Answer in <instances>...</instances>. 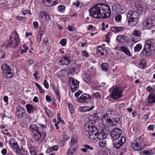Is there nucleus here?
Wrapping results in <instances>:
<instances>
[{
    "label": "nucleus",
    "mask_w": 155,
    "mask_h": 155,
    "mask_svg": "<svg viewBox=\"0 0 155 155\" xmlns=\"http://www.w3.org/2000/svg\"><path fill=\"white\" fill-rule=\"evenodd\" d=\"M89 12L91 16L96 19L109 18L111 13L109 6L102 3L94 5L89 10Z\"/></svg>",
    "instance_id": "f257e3e1"
},
{
    "label": "nucleus",
    "mask_w": 155,
    "mask_h": 155,
    "mask_svg": "<svg viewBox=\"0 0 155 155\" xmlns=\"http://www.w3.org/2000/svg\"><path fill=\"white\" fill-rule=\"evenodd\" d=\"M29 130L33 133V137L34 140L37 141H42L46 136V133L42 128L38 127L34 124L30 125Z\"/></svg>",
    "instance_id": "f03ea898"
},
{
    "label": "nucleus",
    "mask_w": 155,
    "mask_h": 155,
    "mask_svg": "<svg viewBox=\"0 0 155 155\" xmlns=\"http://www.w3.org/2000/svg\"><path fill=\"white\" fill-rule=\"evenodd\" d=\"M102 124L105 126H116L119 123V118H116L112 120L107 114H105L101 119Z\"/></svg>",
    "instance_id": "7ed1b4c3"
},
{
    "label": "nucleus",
    "mask_w": 155,
    "mask_h": 155,
    "mask_svg": "<svg viewBox=\"0 0 155 155\" xmlns=\"http://www.w3.org/2000/svg\"><path fill=\"white\" fill-rule=\"evenodd\" d=\"M94 125L85 124L84 125V129L89 134V138L92 140L96 139L97 133H98V130Z\"/></svg>",
    "instance_id": "20e7f679"
},
{
    "label": "nucleus",
    "mask_w": 155,
    "mask_h": 155,
    "mask_svg": "<svg viewBox=\"0 0 155 155\" xmlns=\"http://www.w3.org/2000/svg\"><path fill=\"white\" fill-rule=\"evenodd\" d=\"M11 35L9 36L8 44L10 47L15 48L17 46L19 43V35L16 31L12 32Z\"/></svg>",
    "instance_id": "39448f33"
},
{
    "label": "nucleus",
    "mask_w": 155,
    "mask_h": 155,
    "mask_svg": "<svg viewBox=\"0 0 155 155\" xmlns=\"http://www.w3.org/2000/svg\"><path fill=\"white\" fill-rule=\"evenodd\" d=\"M144 141L141 137L137 138L131 143V146L133 149L135 150H140L144 148Z\"/></svg>",
    "instance_id": "423d86ee"
},
{
    "label": "nucleus",
    "mask_w": 155,
    "mask_h": 155,
    "mask_svg": "<svg viewBox=\"0 0 155 155\" xmlns=\"http://www.w3.org/2000/svg\"><path fill=\"white\" fill-rule=\"evenodd\" d=\"M154 41L152 40H148L145 43L144 50L143 51V55L147 57L151 55L150 51L153 49Z\"/></svg>",
    "instance_id": "0eeeda50"
},
{
    "label": "nucleus",
    "mask_w": 155,
    "mask_h": 155,
    "mask_svg": "<svg viewBox=\"0 0 155 155\" xmlns=\"http://www.w3.org/2000/svg\"><path fill=\"white\" fill-rule=\"evenodd\" d=\"M68 82L72 92L75 91L79 86V82L72 77L69 78Z\"/></svg>",
    "instance_id": "6e6552de"
},
{
    "label": "nucleus",
    "mask_w": 155,
    "mask_h": 155,
    "mask_svg": "<svg viewBox=\"0 0 155 155\" xmlns=\"http://www.w3.org/2000/svg\"><path fill=\"white\" fill-rule=\"evenodd\" d=\"M123 89L120 87H116L114 88L112 94H111V97H114V96L117 97H122L123 96Z\"/></svg>",
    "instance_id": "1a4fd4ad"
},
{
    "label": "nucleus",
    "mask_w": 155,
    "mask_h": 155,
    "mask_svg": "<svg viewBox=\"0 0 155 155\" xmlns=\"http://www.w3.org/2000/svg\"><path fill=\"white\" fill-rule=\"evenodd\" d=\"M121 133L122 131L120 129L116 128L114 129L110 134L112 140H116L120 137Z\"/></svg>",
    "instance_id": "9d476101"
},
{
    "label": "nucleus",
    "mask_w": 155,
    "mask_h": 155,
    "mask_svg": "<svg viewBox=\"0 0 155 155\" xmlns=\"http://www.w3.org/2000/svg\"><path fill=\"white\" fill-rule=\"evenodd\" d=\"M143 24V26L148 29L152 28L153 25V20L151 17H146Z\"/></svg>",
    "instance_id": "9b49d317"
},
{
    "label": "nucleus",
    "mask_w": 155,
    "mask_h": 155,
    "mask_svg": "<svg viewBox=\"0 0 155 155\" xmlns=\"http://www.w3.org/2000/svg\"><path fill=\"white\" fill-rule=\"evenodd\" d=\"M27 112L29 114H33L36 112L37 110V107L31 104H28L26 105Z\"/></svg>",
    "instance_id": "f8f14e48"
},
{
    "label": "nucleus",
    "mask_w": 155,
    "mask_h": 155,
    "mask_svg": "<svg viewBox=\"0 0 155 155\" xmlns=\"http://www.w3.org/2000/svg\"><path fill=\"white\" fill-rule=\"evenodd\" d=\"M26 112L24 108L20 106H18L17 107L16 114L18 117L22 118L23 117L24 114Z\"/></svg>",
    "instance_id": "ddd939ff"
},
{
    "label": "nucleus",
    "mask_w": 155,
    "mask_h": 155,
    "mask_svg": "<svg viewBox=\"0 0 155 155\" xmlns=\"http://www.w3.org/2000/svg\"><path fill=\"white\" fill-rule=\"evenodd\" d=\"M127 17L131 18L136 20H138L139 17V14L136 12L130 11L128 12L127 14Z\"/></svg>",
    "instance_id": "4468645a"
},
{
    "label": "nucleus",
    "mask_w": 155,
    "mask_h": 155,
    "mask_svg": "<svg viewBox=\"0 0 155 155\" xmlns=\"http://www.w3.org/2000/svg\"><path fill=\"white\" fill-rule=\"evenodd\" d=\"M125 138L124 137H121L118 142L115 143L114 144V147L116 149H119L125 143Z\"/></svg>",
    "instance_id": "2eb2a0df"
},
{
    "label": "nucleus",
    "mask_w": 155,
    "mask_h": 155,
    "mask_svg": "<svg viewBox=\"0 0 155 155\" xmlns=\"http://www.w3.org/2000/svg\"><path fill=\"white\" fill-rule=\"evenodd\" d=\"M97 115V114H93L88 116L87 119L89 120L86 124H94L97 121V118L96 117Z\"/></svg>",
    "instance_id": "dca6fc26"
},
{
    "label": "nucleus",
    "mask_w": 155,
    "mask_h": 155,
    "mask_svg": "<svg viewBox=\"0 0 155 155\" xmlns=\"http://www.w3.org/2000/svg\"><path fill=\"white\" fill-rule=\"evenodd\" d=\"M94 108V106H92L91 107L88 106H80L78 108L79 111L81 112H84L92 110Z\"/></svg>",
    "instance_id": "f3484780"
},
{
    "label": "nucleus",
    "mask_w": 155,
    "mask_h": 155,
    "mask_svg": "<svg viewBox=\"0 0 155 155\" xmlns=\"http://www.w3.org/2000/svg\"><path fill=\"white\" fill-rule=\"evenodd\" d=\"M70 62V60L66 56L63 57L59 61L58 63L60 65H67Z\"/></svg>",
    "instance_id": "a211bd4d"
},
{
    "label": "nucleus",
    "mask_w": 155,
    "mask_h": 155,
    "mask_svg": "<svg viewBox=\"0 0 155 155\" xmlns=\"http://www.w3.org/2000/svg\"><path fill=\"white\" fill-rule=\"evenodd\" d=\"M97 54H100L102 55H106L107 54V51L104 48H102L101 46H97Z\"/></svg>",
    "instance_id": "6ab92c4d"
},
{
    "label": "nucleus",
    "mask_w": 155,
    "mask_h": 155,
    "mask_svg": "<svg viewBox=\"0 0 155 155\" xmlns=\"http://www.w3.org/2000/svg\"><path fill=\"white\" fill-rule=\"evenodd\" d=\"M14 151L17 154L20 153V149L17 142L11 146Z\"/></svg>",
    "instance_id": "aec40b11"
},
{
    "label": "nucleus",
    "mask_w": 155,
    "mask_h": 155,
    "mask_svg": "<svg viewBox=\"0 0 155 155\" xmlns=\"http://www.w3.org/2000/svg\"><path fill=\"white\" fill-rule=\"evenodd\" d=\"M120 49L126 55H128L129 57L131 56L132 54H131L129 50L124 46H121L120 47Z\"/></svg>",
    "instance_id": "412c9836"
},
{
    "label": "nucleus",
    "mask_w": 155,
    "mask_h": 155,
    "mask_svg": "<svg viewBox=\"0 0 155 155\" xmlns=\"http://www.w3.org/2000/svg\"><path fill=\"white\" fill-rule=\"evenodd\" d=\"M140 40V37L139 38L132 35L130 38V41L132 44H134L139 41Z\"/></svg>",
    "instance_id": "4be33fe9"
},
{
    "label": "nucleus",
    "mask_w": 155,
    "mask_h": 155,
    "mask_svg": "<svg viewBox=\"0 0 155 155\" xmlns=\"http://www.w3.org/2000/svg\"><path fill=\"white\" fill-rule=\"evenodd\" d=\"M124 29V28L123 27H120L116 26H112L111 28V31L114 32H117L120 31Z\"/></svg>",
    "instance_id": "5701e85b"
},
{
    "label": "nucleus",
    "mask_w": 155,
    "mask_h": 155,
    "mask_svg": "<svg viewBox=\"0 0 155 155\" xmlns=\"http://www.w3.org/2000/svg\"><path fill=\"white\" fill-rule=\"evenodd\" d=\"M107 137L105 133L103 132H101L100 133H97L96 138H98L99 139L101 140L105 139Z\"/></svg>",
    "instance_id": "b1692460"
},
{
    "label": "nucleus",
    "mask_w": 155,
    "mask_h": 155,
    "mask_svg": "<svg viewBox=\"0 0 155 155\" xmlns=\"http://www.w3.org/2000/svg\"><path fill=\"white\" fill-rule=\"evenodd\" d=\"M127 38V37L123 35H119L116 38L117 40L122 43L125 42Z\"/></svg>",
    "instance_id": "393cba45"
},
{
    "label": "nucleus",
    "mask_w": 155,
    "mask_h": 155,
    "mask_svg": "<svg viewBox=\"0 0 155 155\" xmlns=\"http://www.w3.org/2000/svg\"><path fill=\"white\" fill-rule=\"evenodd\" d=\"M128 25L130 26H134L137 24L138 20H135L131 18L128 17Z\"/></svg>",
    "instance_id": "a878e982"
},
{
    "label": "nucleus",
    "mask_w": 155,
    "mask_h": 155,
    "mask_svg": "<svg viewBox=\"0 0 155 155\" xmlns=\"http://www.w3.org/2000/svg\"><path fill=\"white\" fill-rule=\"evenodd\" d=\"M92 77L91 74H86L84 75L83 79L85 82L88 83L89 81L91 80Z\"/></svg>",
    "instance_id": "bb28decb"
},
{
    "label": "nucleus",
    "mask_w": 155,
    "mask_h": 155,
    "mask_svg": "<svg viewBox=\"0 0 155 155\" xmlns=\"http://www.w3.org/2000/svg\"><path fill=\"white\" fill-rule=\"evenodd\" d=\"M92 97H78L76 99V101L79 103H85L87 102L86 100L90 99Z\"/></svg>",
    "instance_id": "cd10ccee"
},
{
    "label": "nucleus",
    "mask_w": 155,
    "mask_h": 155,
    "mask_svg": "<svg viewBox=\"0 0 155 155\" xmlns=\"http://www.w3.org/2000/svg\"><path fill=\"white\" fill-rule=\"evenodd\" d=\"M2 69L4 73H6L8 71L11 70L9 66L5 63L2 65Z\"/></svg>",
    "instance_id": "c85d7f7f"
},
{
    "label": "nucleus",
    "mask_w": 155,
    "mask_h": 155,
    "mask_svg": "<svg viewBox=\"0 0 155 155\" xmlns=\"http://www.w3.org/2000/svg\"><path fill=\"white\" fill-rule=\"evenodd\" d=\"M124 6L123 5H117L116 6V11L118 13H122L124 12Z\"/></svg>",
    "instance_id": "c756f323"
},
{
    "label": "nucleus",
    "mask_w": 155,
    "mask_h": 155,
    "mask_svg": "<svg viewBox=\"0 0 155 155\" xmlns=\"http://www.w3.org/2000/svg\"><path fill=\"white\" fill-rule=\"evenodd\" d=\"M142 33L141 31L139 30L135 29L134 30L132 33V35L134 36L137 37H140Z\"/></svg>",
    "instance_id": "7c9ffc66"
},
{
    "label": "nucleus",
    "mask_w": 155,
    "mask_h": 155,
    "mask_svg": "<svg viewBox=\"0 0 155 155\" xmlns=\"http://www.w3.org/2000/svg\"><path fill=\"white\" fill-rule=\"evenodd\" d=\"M28 148L31 155H36V152L35 147L32 146L28 145Z\"/></svg>",
    "instance_id": "2f4dec72"
},
{
    "label": "nucleus",
    "mask_w": 155,
    "mask_h": 155,
    "mask_svg": "<svg viewBox=\"0 0 155 155\" xmlns=\"http://www.w3.org/2000/svg\"><path fill=\"white\" fill-rule=\"evenodd\" d=\"M101 69L103 71H107L108 70L109 65L107 63H102L101 64Z\"/></svg>",
    "instance_id": "473e14b6"
},
{
    "label": "nucleus",
    "mask_w": 155,
    "mask_h": 155,
    "mask_svg": "<svg viewBox=\"0 0 155 155\" xmlns=\"http://www.w3.org/2000/svg\"><path fill=\"white\" fill-rule=\"evenodd\" d=\"M68 107L69 110L71 114H73L74 112V109L73 105L70 103H68Z\"/></svg>",
    "instance_id": "72a5a7b5"
},
{
    "label": "nucleus",
    "mask_w": 155,
    "mask_h": 155,
    "mask_svg": "<svg viewBox=\"0 0 155 155\" xmlns=\"http://www.w3.org/2000/svg\"><path fill=\"white\" fill-rule=\"evenodd\" d=\"M75 150V148L74 149L72 146H71L70 148L67 151V155H72Z\"/></svg>",
    "instance_id": "f704fd0d"
},
{
    "label": "nucleus",
    "mask_w": 155,
    "mask_h": 155,
    "mask_svg": "<svg viewBox=\"0 0 155 155\" xmlns=\"http://www.w3.org/2000/svg\"><path fill=\"white\" fill-rule=\"evenodd\" d=\"M142 46L140 44H137L134 48V51L135 52H138L142 48Z\"/></svg>",
    "instance_id": "c9c22d12"
},
{
    "label": "nucleus",
    "mask_w": 155,
    "mask_h": 155,
    "mask_svg": "<svg viewBox=\"0 0 155 155\" xmlns=\"http://www.w3.org/2000/svg\"><path fill=\"white\" fill-rule=\"evenodd\" d=\"M65 6L63 5H61L58 6V10L59 12H64L65 10Z\"/></svg>",
    "instance_id": "e433bc0d"
},
{
    "label": "nucleus",
    "mask_w": 155,
    "mask_h": 155,
    "mask_svg": "<svg viewBox=\"0 0 155 155\" xmlns=\"http://www.w3.org/2000/svg\"><path fill=\"white\" fill-rule=\"evenodd\" d=\"M106 141L104 140H102L99 142V146L101 147H104L106 146Z\"/></svg>",
    "instance_id": "4c0bfd02"
},
{
    "label": "nucleus",
    "mask_w": 155,
    "mask_h": 155,
    "mask_svg": "<svg viewBox=\"0 0 155 155\" xmlns=\"http://www.w3.org/2000/svg\"><path fill=\"white\" fill-rule=\"evenodd\" d=\"M146 64L144 61H141L139 63V67L142 69H143L146 66Z\"/></svg>",
    "instance_id": "58836bf2"
},
{
    "label": "nucleus",
    "mask_w": 155,
    "mask_h": 155,
    "mask_svg": "<svg viewBox=\"0 0 155 155\" xmlns=\"http://www.w3.org/2000/svg\"><path fill=\"white\" fill-rule=\"evenodd\" d=\"M153 152L152 150H144L143 153L145 155H151L153 154Z\"/></svg>",
    "instance_id": "ea45409f"
},
{
    "label": "nucleus",
    "mask_w": 155,
    "mask_h": 155,
    "mask_svg": "<svg viewBox=\"0 0 155 155\" xmlns=\"http://www.w3.org/2000/svg\"><path fill=\"white\" fill-rule=\"evenodd\" d=\"M11 70L8 71L6 73H5V74L7 75V77L8 78H11L13 75V73L11 71Z\"/></svg>",
    "instance_id": "a19ab883"
},
{
    "label": "nucleus",
    "mask_w": 155,
    "mask_h": 155,
    "mask_svg": "<svg viewBox=\"0 0 155 155\" xmlns=\"http://www.w3.org/2000/svg\"><path fill=\"white\" fill-rule=\"evenodd\" d=\"M148 102L149 104L155 103V97H148Z\"/></svg>",
    "instance_id": "79ce46f5"
},
{
    "label": "nucleus",
    "mask_w": 155,
    "mask_h": 155,
    "mask_svg": "<svg viewBox=\"0 0 155 155\" xmlns=\"http://www.w3.org/2000/svg\"><path fill=\"white\" fill-rule=\"evenodd\" d=\"M20 125L22 128H26L27 126V123L25 121H23L20 123Z\"/></svg>",
    "instance_id": "37998d69"
},
{
    "label": "nucleus",
    "mask_w": 155,
    "mask_h": 155,
    "mask_svg": "<svg viewBox=\"0 0 155 155\" xmlns=\"http://www.w3.org/2000/svg\"><path fill=\"white\" fill-rule=\"evenodd\" d=\"M66 43L67 40L66 39H63L61 40L60 41V44L63 46H64L66 45Z\"/></svg>",
    "instance_id": "c03bdc74"
},
{
    "label": "nucleus",
    "mask_w": 155,
    "mask_h": 155,
    "mask_svg": "<svg viewBox=\"0 0 155 155\" xmlns=\"http://www.w3.org/2000/svg\"><path fill=\"white\" fill-rule=\"evenodd\" d=\"M16 142H15V139L13 138H11L9 141V143L10 144V146L14 145V144L16 143Z\"/></svg>",
    "instance_id": "a18cd8bd"
},
{
    "label": "nucleus",
    "mask_w": 155,
    "mask_h": 155,
    "mask_svg": "<svg viewBox=\"0 0 155 155\" xmlns=\"http://www.w3.org/2000/svg\"><path fill=\"white\" fill-rule=\"evenodd\" d=\"M121 19V16L120 15H117L115 17V20L117 22H119Z\"/></svg>",
    "instance_id": "49530a36"
},
{
    "label": "nucleus",
    "mask_w": 155,
    "mask_h": 155,
    "mask_svg": "<svg viewBox=\"0 0 155 155\" xmlns=\"http://www.w3.org/2000/svg\"><path fill=\"white\" fill-rule=\"evenodd\" d=\"M71 144L72 145L76 144L77 142V139L74 138V137H72L71 140Z\"/></svg>",
    "instance_id": "de8ad7c7"
},
{
    "label": "nucleus",
    "mask_w": 155,
    "mask_h": 155,
    "mask_svg": "<svg viewBox=\"0 0 155 155\" xmlns=\"http://www.w3.org/2000/svg\"><path fill=\"white\" fill-rule=\"evenodd\" d=\"M102 26V30L103 31H104L105 29V28H108V25L107 24L106 25H105V23L104 22H102L101 24Z\"/></svg>",
    "instance_id": "09e8293b"
},
{
    "label": "nucleus",
    "mask_w": 155,
    "mask_h": 155,
    "mask_svg": "<svg viewBox=\"0 0 155 155\" xmlns=\"http://www.w3.org/2000/svg\"><path fill=\"white\" fill-rule=\"evenodd\" d=\"M45 19L47 21L50 20L51 19L50 16L45 12Z\"/></svg>",
    "instance_id": "8fccbe9b"
},
{
    "label": "nucleus",
    "mask_w": 155,
    "mask_h": 155,
    "mask_svg": "<svg viewBox=\"0 0 155 155\" xmlns=\"http://www.w3.org/2000/svg\"><path fill=\"white\" fill-rule=\"evenodd\" d=\"M75 70V68L74 67H73L69 70V72L67 73V74H72L73 73H74Z\"/></svg>",
    "instance_id": "3c124183"
},
{
    "label": "nucleus",
    "mask_w": 155,
    "mask_h": 155,
    "mask_svg": "<svg viewBox=\"0 0 155 155\" xmlns=\"http://www.w3.org/2000/svg\"><path fill=\"white\" fill-rule=\"evenodd\" d=\"M22 13L24 15H25L26 14H29L30 15H32V14L30 11L28 10H24L22 11Z\"/></svg>",
    "instance_id": "603ef678"
},
{
    "label": "nucleus",
    "mask_w": 155,
    "mask_h": 155,
    "mask_svg": "<svg viewBox=\"0 0 155 155\" xmlns=\"http://www.w3.org/2000/svg\"><path fill=\"white\" fill-rule=\"evenodd\" d=\"M83 146L86 149H87L92 150L93 149L92 147L88 145L85 144L83 145Z\"/></svg>",
    "instance_id": "864d4df0"
},
{
    "label": "nucleus",
    "mask_w": 155,
    "mask_h": 155,
    "mask_svg": "<svg viewBox=\"0 0 155 155\" xmlns=\"http://www.w3.org/2000/svg\"><path fill=\"white\" fill-rule=\"evenodd\" d=\"M44 86L46 88H49V84L46 80H44Z\"/></svg>",
    "instance_id": "5fc2aeb1"
},
{
    "label": "nucleus",
    "mask_w": 155,
    "mask_h": 155,
    "mask_svg": "<svg viewBox=\"0 0 155 155\" xmlns=\"http://www.w3.org/2000/svg\"><path fill=\"white\" fill-rule=\"evenodd\" d=\"M146 90L149 92L154 91L153 89L150 86H148L147 87Z\"/></svg>",
    "instance_id": "6e6d98bb"
},
{
    "label": "nucleus",
    "mask_w": 155,
    "mask_h": 155,
    "mask_svg": "<svg viewBox=\"0 0 155 155\" xmlns=\"http://www.w3.org/2000/svg\"><path fill=\"white\" fill-rule=\"evenodd\" d=\"M5 56V52L0 51V59L4 58Z\"/></svg>",
    "instance_id": "4d7b16f0"
},
{
    "label": "nucleus",
    "mask_w": 155,
    "mask_h": 155,
    "mask_svg": "<svg viewBox=\"0 0 155 155\" xmlns=\"http://www.w3.org/2000/svg\"><path fill=\"white\" fill-rule=\"evenodd\" d=\"M137 8L138 9V10L140 11H142L143 10V8L142 7L141 5L140 4H137L136 5Z\"/></svg>",
    "instance_id": "13d9d810"
},
{
    "label": "nucleus",
    "mask_w": 155,
    "mask_h": 155,
    "mask_svg": "<svg viewBox=\"0 0 155 155\" xmlns=\"http://www.w3.org/2000/svg\"><path fill=\"white\" fill-rule=\"evenodd\" d=\"M93 97H101V95L98 92H97L92 94Z\"/></svg>",
    "instance_id": "bf43d9fd"
},
{
    "label": "nucleus",
    "mask_w": 155,
    "mask_h": 155,
    "mask_svg": "<svg viewBox=\"0 0 155 155\" xmlns=\"http://www.w3.org/2000/svg\"><path fill=\"white\" fill-rule=\"evenodd\" d=\"M54 91L55 93V94L56 95V96L59 97H60V93L59 92V91L58 90H57L56 89L54 88Z\"/></svg>",
    "instance_id": "052dcab7"
},
{
    "label": "nucleus",
    "mask_w": 155,
    "mask_h": 155,
    "mask_svg": "<svg viewBox=\"0 0 155 155\" xmlns=\"http://www.w3.org/2000/svg\"><path fill=\"white\" fill-rule=\"evenodd\" d=\"M82 54L83 55L86 57H87L89 56L88 54L86 51H83L82 52Z\"/></svg>",
    "instance_id": "680f3d73"
},
{
    "label": "nucleus",
    "mask_w": 155,
    "mask_h": 155,
    "mask_svg": "<svg viewBox=\"0 0 155 155\" xmlns=\"http://www.w3.org/2000/svg\"><path fill=\"white\" fill-rule=\"evenodd\" d=\"M60 145L61 147H63L64 146L65 142L64 140H60L59 142Z\"/></svg>",
    "instance_id": "e2e57ef3"
},
{
    "label": "nucleus",
    "mask_w": 155,
    "mask_h": 155,
    "mask_svg": "<svg viewBox=\"0 0 155 155\" xmlns=\"http://www.w3.org/2000/svg\"><path fill=\"white\" fill-rule=\"evenodd\" d=\"M45 12H40V14H39V18H41V19H42L43 18V16H45Z\"/></svg>",
    "instance_id": "0e129e2a"
},
{
    "label": "nucleus",
    "mask_w": 155,
    "mask_h": 155,
    "mask_svg": "<svg viewBox=\"0 0 155 155\" xmlns=\"http://www.w3.org/2000/svg\"><path fill=\"white\" fill-rule=\"evenodd\" d=\"M42 34L41 33H40L39 35H38L37 41L38 42H40L41 40Z\"/></svg>",
    "instance_id": "69168bd1"
},
{
    "label": "nucleus",
    "mask_w": 155,
    "mask_h": 155,
    "mask_svg": "<svg viewBox=\"0 0 155 155\" xmlns=\"http://www.w3.org/2000/svg\"><path fill=\"white\" fill-rule=\"evenodd\" d=\"M154 126L153 125H150L148 127L147 129L149 130H153L154 129Z\"/></svg>",
    "instance_id": "338daca9"
},
{
    "label": "nucleus",
    "mask_w": 155,
    "mask_h": 155,
    "mask_svg": "<svg viewBox=\"0 0 155 155\" xmlns=\"http://www.w3.org/2000/svg\"><path fill=\"white\" fill-rule=\"evenodd\" d=\"M33 25H34V28L37 29L38 28V24L37 21H35L33 22Z\"/></svg>",
    "instance_id": "774afa93"
}]
</instances>
